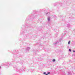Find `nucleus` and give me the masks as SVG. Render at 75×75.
Instances as JSON below:
<instances>
[{"mask_svg":"<svg viewBox=\"0 0 75 75\" xmlns=\"http://www.w3.org/2000/svg\"><path fill=\"white\" fill-rule=\"evenodd\" d=\"M52 61L53 62H55V59H54L52 60Z\"/></svg>","mask_w":75,"mask_h":75,"instance_id":"f257e3e1","label":"nucleus"},{"mask_svg":"<svg viewBox=\"0 0 75 75\" xmlns=\"http://www.w3.org/2000/svg\"><path fill=\"white\" fill-rule=\"evenodd\" d=\"M70 41H69V42H68V44H70Z\"/></svg>","mask_w":75,"mask_h":75,"instance_id":"f03ea898","label":"nucleus"},{"mask_svg":"<svg viewBox=\"0 0 75 75\" xmlns=\"http://www.w3.org/2000/svg\"><path fill=\"white\" fill-rule=\"evenodd\" d=\"M50 18H49L48 19V21H50Z\"/></svg>","mask_w":75,"mask_h":75,"instance_id":"7ed1b4c3","label":"nucleus"},{"mask_svg":"<svg viewBox=\"0 0 75 75\" xmlns=\"http://www.w3.org/2000/svg\"><path fill=\"white\" fill-rule=\"evenodd\" d=\"M69 51H70V52H71V49H69Z\"/></svg>","mask_w":75,"mask_h":75,"instance_id":"20e7f679","label":"nucleus"},{"mask_svg":"<svg viewBox=\"0 0 75 75\" xmlns=\"http://www.w3.org/2000/svg\"><path fill=\"white\" fill-rule=\"evenodd\" d=\"M45 73H46L45 72H44L43 73L44 74H45Z\"/></svg>","mask_w":75,"mask_h":75,"instance_id":"39448f33","label":"nucleus"},{"mask_svg":"<svg viewBox=\"0 0 75 75\" xmlns=\"http://www.w3.org/2000/svg\"><path fill=\"white\" fill-rule=\"evenodd\" d=\"M50 74V72H48V74Z\"/></svg>","mask_w":75,"mask_h":75,"instance_id":"423d86ee","label":"nucleus"},{"mask_svg":"<svg viewBox=\"0 0 75 75\" xmlns=\"http://www.w3.org/2000/svg\"><path fill=\"white\" fill-rule=\"evenodd\" d=\"M73 52H75V51H74V50H73Z\"/></svg>","mask_w":75,"mask_h":75,"instance_id":"0eeeda50","label":"nucleus"},{"mask_svg":"<svg viewBox=\"0 0 75 75\" xmlns=\"http://www.w3.org/2000/svg\"><path fill=\"white\" fill-rule=\"evenodd\" d=\"M1 68V66H0V69Z\"/></svg>","mask_w":75,"mask_h":75,"instance_id":"6e6552de","label":"nucleus"},{"mask_svg":"<svg viewBox=\"0 0 75 75\" xmlns=\"http://www.w3.org/2000/svg\"><path fill=\"white\" fill-rule=\"evenodd\" d=\"M46 75H48V74H46Z\"/></svg>","mask_w":75,"mask_h":75,"instance_id":"1a4fd4ad","label":"nucleus"}]
</instances>
